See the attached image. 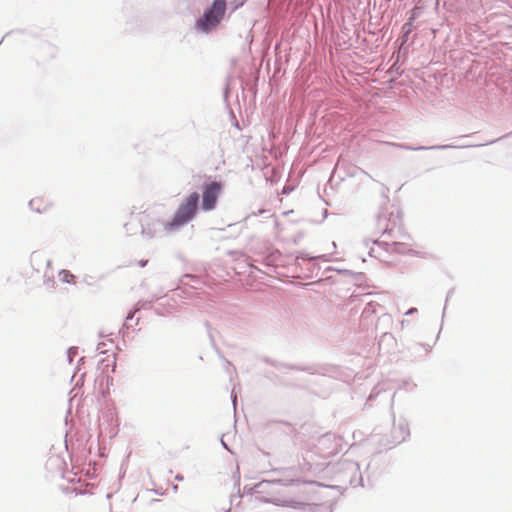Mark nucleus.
Instances as JSON below:
<instances>
[{
  "label": "nucleus",
  "mask_w": 512,
  "mask_h": 512,
  "mask_svg": "<svg viewBox=\"0 0 512 512\" xmlns=\"http://www.w3.org/2000/svg\"><path fill=\"white\" fill-rule=\"evenodd\" d=\"M200 209V194L193 191L182 199L172 218L168 221V228L178 230L186 226L197 217Z\"/></svg>",
  "instance_id": "f257e3e1"
},
{
  "label": "nucleus",
  "mask_w": 512,
  "mask_h": 512,
  "mask_svg": "<svg viewBox=\"0 0 512 512\" xmlns=\"http://www.w3.org/2000/svg\"><path fill=\"white\" fill-rule=\"evenodd\" d=\"M332 471L334 473L335 480L341 483L344 487L364 486L360 466L356 461L341 459L332 466Z\"/></svg>",
  "instance_id": "f03ea898"
},
{
  "label": "nucleus",
  "mask_w": 512,
  "mask_h": 512,
  "mask_svg": "<svg viewBox=\"0 0 512 512\" xmlns=\"http://www.w3.org/2000/svg\"><path fill=\"white\" fill-rule=\"evenodd\" d=\"M227 7L222 0H212L203 14L196 19L195 26L203 33H209L219 25L225 17Z\"/></svg>",
  "instance_id": "7ed1b4c3"
},
{
  "label": "nucleus",
  "mask_w": 512,
  "mask_h": 512,
  "mask_svg": "<svg viewBox=\"0 0 512 512\" xmlns=\"http://www.w3.org/2000/svg\"><path fill=\"white\" fill-rule=\"evenodd\" d=\"M223 189V183L217 180L204 181L201 186L200 208L204 212H210L217 207L219 196Z\"/></svg>",
  "instance_id": "20e7f679"
},
{
  "label": "nucleus",
  "mask_w": 512,
  "mask_h": 512,
  "mask_svg": "<svg viewBox=\"0 0 512 512\" xmlns=\"http://www.w3.org/2000/svg\"><path fill=\"white\" fill-rule=\"evenodd\" d=\"M141 223V236L147 240L154 238H161L166 233L175 231L174 229L168 228V221L165 222L162 219L145 215L140 220Z\"/></svg>",
  "instance_id": "39448f33"
},
{
  "label": "nucleus",
  "mask_w": 512,
  "mask_h": 512,
  "mask_svg": "<svg viewBox=\"0 0 512 512\" xmlns=\"http://www.w3.org/2000/svg\"><path fill=\"white\" fill-rule=\"evenodd\" d=\"M261 502L270 503L279 507H289L303 512H318L321 509V505L319 504L308 503L294 498L281 499L279 497H262Z\"/></svg>",
  "instance_id": "423d86ee"
},
{
  "label": "nucleus",
  "mask_w": 512,
  "mask_h": 512,
  "mask_svg": "<svg viewBox=\"0 0 512 512\" xmlns=\"http://www.w3.org/2000/svg\"><path fill=\"white\" fill-rule=\"evenodd\" d=\"M400 222L399 212L394 214L393 211L389 212L387 209H382L377 216V229L382 235L396 237L394 230L400 225Z\"/></svg>",
  "instance_id": "0eeeda50"
},
{
  "label": "nucleus",
  "mask_w": 512,
  "mask_h": 512,
  "mask_svg": "<svg viewBox=\"0 0 512 512\" xmlns=\"http://www.w3.org/2000/svg\"><path fill=\"white\" fill-rule=\"evenodd\" d=\"M509 134L503 135L501 137H498L497 139L490 140L486 143L482 144H441V145H433V146H412L408 144H399L398 146L402 149L408 150V151H424V150H447V149H465V148H472V147H482L485 145H492L496 143L497 141L507 137Z\"/></svg>",
  "instance_id": "6e6552de"
},
{
  "label": "nucleus",
  "mask_w": 512,
  "mask_h": 512,
  "mask_svg": "<svg viewBox=\"0 0 512 512\" xmlns=\"http://www.w3.org/2000/svg\"><path fill=\"white\" fill-rule=\"evenodd\" d=\"M297 480L295 479H276V480H262L255 484V488L257 490V494L261 496H256V499L261 501L262 497H276L277 492L274 491V486L276 484L282 486H292Z\"/></svg>",
  "instance_id": "1a4fd4ad"
},
{
  "label": "nucleus",
  "mask_w": 512,
  "mask_h": 512,
  "mask_svg": "<svg viewBox=\"0 0 512 512\" xmlns=\"http://www.w3.org/2000/svg\"><path fill=\"white\" fill-rule=\"evenodd\" d=\"M253 252L260 256L259 259L255 260L256 262L273 269V271H275L279 260L282 258V253L278 249H272L270 247L254 250Z\"/></svg>",
  "instance_id": "9d476101"
},
{
  "label": "nucleus",
  "mask_w": 512,
  "mask_h": 512,
  "mask_svg": "<svg viewBox=\"0 0 512 512\" xmlns=\"http://www.w3.org/2000/svg\"><path fill=\"white\" fill-rule=\"evenodd\" d=\"M373 244L378 245L379 247L383 248L385 251L390 253L416 255V251L408 248L407 244L404 242L393 241L390 243L387 241H380L377 239L373 241Z\"/></svg>",
  "instance_id": "9b49d317"
},
{
  "label": "nucleus",
  "mask_w": 512,
  "mask_h": 512,
  "mask_svg": "<svg viewBox=\"0 0 512 512\" xmlns=\"http://www.w3.org/2000/svg\"><path fill=\"white\" fill-rule=\"evenodd\" d=\"M410 436L409 425L406 420H400L398 424L393 425V429L391 431L392 440L390 443L393 446L401 444Z\"/></svg>",
  "instance_id": "f8f14e48"
},
{
  "label": "nucleus",
  "mask_w": 512,
  "mask_h": 512,
  "mask_svg": "<svg viewBox=\"0 0 512 512\" xmlns=\"http://www.w3.org/2000/svg\"><path fill=\"white\" fill-rule=\"evenodd\" d=\"M29 261L32 269L36 272H40L43 266L46 269H50L52 265V261L41 251H33Z\"/></svg>",
  "instance_id": "ddd939ff"
},
{
  "label": "nucleus",
  "mask_w": 512,
  "mask_h": 512,
  "mask_svg": "<svg viewBox=\"0 0 512 512\" xmlns=\"http://www.w3.org/2000/svg\"><path fill=\"white\" fill-rule=\"evenodd\" d=\"M379 349L385 353L392 352L396 347V339L392 333L384 332L378 341Z\"/></svg>",
  "instance_id": "4468645a"
},
{
  "label": "nucleus",
  "mask_w": 512,
  "mask_h": 512,
  "mask_svg": "<svg viewBox=\"0 0 512 512\" xmlns=\"http://www.w3.org/2000/svg\"><path fill=\"white\" fill-rule=\"evenodd\" d=\"M262 360L275 367L276 369H282V368H287V369H290V370H297V371H306V372H309V373H313L312 371V367L310 366H298V365H292V364H285V363H281V362H278L276 360H273L269 357H263Z\"/></svg>",
  "instance_id": "2eb2a0df"
},
{
  "label": "nucleus",
  "mask_w": 512,
  "mask_h": 512,
  "mask_svg": "<svg viewBox=\"0 0 512 512\" xmlns=\"http://www.w3.org/2000/svg\"><path fill=\"white\" fill-rule=\"evenodd\" d=\"M341 440H342L341 437H337L336 435L331 434V433H326L319 438L318 443L321 446H325L326 444L334 441L335 446L331 447V450L329 451V453H336V452H338V447L340 446V444L338 442H340Z\"/></svg>",
  "instance_id": "dca6fc26"
},
{
  "label": "nucleus",
  "mask_w": 512,
  "mask_h": 512,
  "mask_svg": "<svg viewBox=\"0 0 512 512\" xmlns=\"http://www.w3.org/2000/svg\"><path fill=\"white\" fill-rule=\"evenodd\" d=\"M415 20L414 16H411L408 21L402 26L400 44L404 45L409 40V35L412 31L413 22Z\"/></svg>",
  "instance_id": "f3484780"
},
{
  "label": "nucleus",
  "mask_w": 512,
  "mask_h": 512,
  "mask_svg": "<svg viewBox=\"0 0 512 512\" xmlns=\"http://www.w3.org/2000/svg\"><path fill=\"white\" fill-rule=\"evenodd\" d=\"M41 53L43 58H54L58 52L57 47L50 42H43L41 44Z\"/></svg>",
  "instance_id": "a211bd4d"
},
{
  "label": "nucleus",
  "mask_w": 512,
  "mask_h": 512,
  "mask_svg": "<svg viewBox=\"0 0 512 512\" xmlns=\"http://www.w3.org/2000/svg\"><path fill=\"white\" fill-rule=\"evenodd\" d=\"M105 278V274L91 275L84 274L81 278V283L90 287H98V282Z\"/></svg>",
  "instance_id": "6ab92c4d"
},
{
  "label": "nucleus",
  "mask_w": 512,
  "mask_h": 512,
  "mask_svg": "<svg viewBox=\"0 0 512 512\" xmlns=\"http://www.w3.org/2000/svg\"><path fill=\"white\" fill-rule=\"evenodd\" d=\"M58 275L60 277V280L64 283H68V284L76 283L77 277L69 270L61 269V270H59Z\"/></svg>",
  "instance_id": "aec40b11"
},
{
  "label": "nucleus",
  "mask_w": 512,
  "mask_h": 512,
  "mask_svg": "<svg viewBox=\"0 0 512 512\" xmlns=\"http://www.w3.org/2000/svg\"><path fill=\"white\" fill-rule=\"evenodd\" d=\"M247 0H222L224 2L227 9L231 10V13L235 12L237 9L242 7Z\"/></svg>",
  "instance_id": "412c9836"
},
{
  "label": "nucleus",
  "mask_w": 512,
  "mask_h": 512,
  "mask_svg": "<svg viewBox=\"0 0 512 512\" xmlns=\"http://www.w3.org/2000/svg\"><path fill=\"white\" fill-rule=\"evenodd\" d=\"M184 279H190L192 281V284H191L192 288H197V285L201 283V280L199 279V277L196 275H192V274H185L181 279L182 284H185Z\"/></svg>",
  "instance_id": "4be33fe9"
},
{
  "label": "nucleus",
  "mask_w": 512,
  "mask_h": 512,
  "mask_svg": "<svg viewBox=\"0 0 512 512\" xmlns=\"http://www.w3.org/2000/svg\"><path fill=\"white\" fill-rule=\"evenodd\" d=\"M78 354V347H69L67 349V359L69 363H72L73 358Z\"/></svg>",
  "instance_id": "5701e85b"
},
{
  "label": "nucleus",
  "mask_w": 512,
  "mask_h": 512,
  "mask_svg": "<svg viewBox=\"0 0 512 512\" xmlns=\"http://www.w3.org/2000/svg\"><path fill=\"white\" fill-rule=\"evenodd\" d=\"M324 256H311L309 255L308 253H305V252H300L297 256V259H301V260H316L318 258H323Z\"/></svg>",
  "instance_id": "b1692460"
},
{
  "label": "nucleus",
  "mask_w": 512,
  "mask_h": 512,
  "mask_svg": "<svg viewBox=\"0 0 512 512\" xmlns=\"http://www.w3.org/2000/svg\"><path fill=\"white\" fill-rule=\"evenodd\" d=\"M39 202V200H36V199H32L29 201V207L31 208V210L37 212V213H41L42 210L39 206H37V203Z\"/></svg>",
  "instance_id": "393cba45"
},
{
  "label": "nucleus",
  "mask_w": 512,
  "mask_h": 512,
  "mask_svg": "<svg viewBox=\"0 0 512 512\" xmlns=\"http://www.w3.org/2000/svg\"><path fill=\"white\" fill-rule=\"evenodd\" d=\"M139 311H140V308L135 306L133 310H130L128 312L125 321L129 322L130 320H132L134 318L135 313H137Z\"/></svg>",
  "instance_id": "a878e982"
},
{
  "label": "nucleus",
  "mask_w": 512,
  "mask_h": 512,
  "mask_svg": "<svg viewBox=\"0 0 512 512\" xmlns=\"http://www.w3.org/2000/svg\"><path fill=\"white\" fill-rule=\"evenodd\" d=\"M257 490L258 489L255 488V484L252 487H247V486L244 487L245 493L250 494V495L257 494Z\"/></svg>",
  "instance_id": "bb28decb"
},
{
  "label": "nucleus",
  "mask_w": 512,
  "mask_h": 512,
  "mask_svg": "<svg viewBox=\"0 0 512 512\" xmlns=\"http://www.w3.org/2000/svg\"><path fill=\"white\" fill-rule=\"evenodd\" d=\"M131 327V325L129 324L128 321H125L123 326H122V329L120 330V332L122 333L123 337L126 336L127 334V330Z\"/></svg>",
  "instance_id": "cd10ccee"
},
{
  "label": "nucleus",
  "mask_w": 512,
  "mask_h": 512,
  "mask_svg": "<svg viewBox=\"0 0 512 512\" xmlns=\"http://www.w3.org/2000/svg\"><path fill=\"white\" fill-rule=\"evenodd\" d=\"M231 401H232L233 407L235 409L236 408V403H237V396H236V393H235V387L231 391Z\"/></svg>",
  "instance_id": "c85d7f7f"
},
{
  "label": "nucleus",
  "mask_w": 512,
  "mask_h": 512,
  "mask_svg": "<svg viewBox=\"0 0 512 512\" xmlns=\"http://www.w3.org/2000/svg\"><path fill=\"white\" fill-rule=\"evenodd\" d=\"M48 270H49V269H45V270H44V277H45V278H47V281H48V282H52V283H53V282H54V276H53V274H52V273H51V274H49V273H48Z\"/></svg>",
  "instance_id": "c756f323"
},
{
  "label": "nucleus",
  "mask_w": 512,
  "mask_h": 512,
  "mask_svg": "<svg viewBox=\"0 0 512 512\" xmlns=\"http://www.w3.org/2000/svg\"><path fill=\"white\" fill-rule=\"evenodd\" d=\"M242 498V495L240 494V492H238L237 495H232L231 498H230V502L231 504H233L234 501H236V499L240 500ZM241 501H238V504H240Z\"/></svg>",
  "instance_id": "7c9ffc66"
},
{
  "label": "nucleus",
  "mask_w": 512,
  "mask_h": 512,
  "mask_svg": "<svg viewBox=\"0 0 512 512\" xmlns=\"http://www.w3.org/2000/svg\"><path fill=\"white\" fill-rule=\"evenodd\" d=\"M328 270H335L339 273H344V274H351L352 272L349 271V270H340V269H335V268H332V267H329Z\"/></svg>",
  "instance_id": "2f4dec72"
},
{
  "label": "nucleus",
  "mask_w": 512,
  "mask_h": 512,
  "mask_svg": "<svg viewBox=\"0 0 512 512\" xmlns=\"http://www.w3.org/2000/svg\"><path fill=\"white\" fill-rule=\"evenodd\" d=\"M417 312V308L415 307H412L410 309L407 310V312L405 313V315H413L414 313Z\"/></svg>",
  "instance_id": "473e14b6"
},
{
  "label": "nucleus",
  "mask_w": 512,
  "mask_h": 512,
  "mask_svg": "<svg viewBox=\"0 0 512 512\" xmlns=\"http://www.w3.org/2000/svg\"><path fill=\"white\" fill-rule=\"evenodd\" d=\"M147 264H148V260L141 259V260L138 261V265L140 267H145Z\"/></svg>",
  "instance_id": "72a5a7b5"
},
{
  "label": "nucleus",
  "mask_w": 512,
  "mask_h": 512,
  "mask_svg": "<svg viewBox=\"0 0 512 512\" xmlns=\"http://www.w3.org/2000/svg\"><path fill=\"white\" fill-rule=\"evenodd\" d=\"M228 96H229V87H228V86H226V87L224 88V98H225V100L228 98Z\"/></svg>",
  "instance_id": "f704fd0d"
},
{
  "label": "nucleus",
  "mask_w": 512,
  "mask_h": 512,
  "mask_svg": "<svg viewBox=\"0 0 512 512\" xmlns=\"http://www.w3.org/2000/svg\"><path fill=\"white\" fill-rule=\"evenodd\" d=\"M453 292H454V289H450L448 291L447 296H446V301H445L446 303L448 302L449 298L452 296Z\"/></svg>",
  "instance_id": "c9c22d12"
},
{
  "label": "nucleus",
  "mask_w": 512,
  "mask_h": 512,
  "mask_svg": "<svg viewBox=\"0 0 512 512\" xmlns=\"http://www.w3.org/2000/svg\"><path fill=\"white\" fill-rule=\"evenodd\" d=\"M175 480H177V481H183V480H184V476H183L182 474H177V475L175 476Z\"/></svg>",
  "instance_id": "e433bc0d"
},
{
  "label": "nucleus",
  "mask_w": 512,
  "mask_h": 512,
  "mask_svg": "<svg viewBox=\"0 0 512 512\" xmlns=\"http://www.w3.org/2000/svg\"><path fill=\"white\" fill-rule=\"evenodd\" d=\"M221 445H222L226 450H228V451H229V447H228V445L226 444V442H224V440H223L222 438H221Z\"/></svg>",
  "instance_id": "4c0bfd02"
},
{
  "label": "nucleus",
  "mask_w": 512,
  "mask_h": 512,
  "mask_svg": "<svg viewBox=\"0 0 512 512\" xmlns=\"http://www.w3.org/2000/svg\"><path fill=\"white\" fill-rule=\"evenodd\" d=\"M468 137H470V135H461V136L457 137V139L463 140V139H466Z\"/></svg>",
  "instance_id": "58836bf2"
},
{
  "label": "nucleus",
  "mask_w": 512,
  "mask_h": 512,
  "mask_svg": "<svg viewBox=\"0 0 512 512\" xmlns=\"http://www.w3.org/2000/svg\"><path fill=\"white\" fill-rule=\"evenodd\" d=\"M374 251H375V250H374L373 248H371V249H370V251H369V255H370L371 257H376V256L374 255Z\"/></svg>",
  "instance_id": "ea45409f"
},
{
  "label": "nucleus",
  "mask_w": 512,
  "mask_h": 512,
  "mask_svg": "<svg viewBox=\"0 0 512 512\" xmlns=\"http://www.w3.org/2000/svg\"><path fill=\"white\" fill-rule=\"evenodd\" d=\"M103 345H104V343H98L96 350L99 351L102 348Z\"/></svg>",
  "instance_id": "a19ab883"
},
{
  "label": "nucleus",
  "mask_w": 512,
  "mask_h": 512,
  "mask_svg": "<svg viewBox=\"0 0 512 512\" xmlns=\"http://www.w3.org/2000/svg\"><path fill=\"white\" fill-rule=\"evenodd\" d=\"M323 215H324V217H327L328 211L326 209L323 211Z\"/></svg>",
  "instance_id": "79ce46f5"
},
{
  "label": "nucleus",
  "mask_w": 512,
  "mask_h": 512,
  "mask_svg": "<svg viewBox=\"0 0 512 512\" xmlns=\"http://www.w3.org/2000/svg\"><path fill=\"white\" fill-rule=\"evenodd\" d=\"M226 363H227V369L232 366L231 362H229L228 360H226Z\"/></svg>",
  "instance_id": "37998d69"
},
{
  "label": "nucleus",
  "mask_w": 512,
  "mask_h": 512,
  "mask_svg": "<svg viewBox=\"0 0 512 512\" xmlns=\"http://www.w3.org/2000/svg\"><path fill=\"white\" fill-rule=\"evenodd\" d=\"M288 192H289V190H288V189H284V190H283V193H284V194H288Z\"/></svg>",
  "instance_id": "c03bdc74"
},
{
  "label": "nucleus",
  "mask_w": 512,
  "mask_h": 512,
  "mask_svg": "<svg viewBox=\"0 0 512 512\" xmlns=\"http://www.w3.org/2000/svg\"><path fill=\"white\" fill-rule=\"evenodd\" d=\"M445 312H446V306H445V307H444V309H443V314H442V316H444V315H445Z\"/></svg>",
  "instance_id": "a18cd8bd"
},
{
  "label": "nucleus",
  "mask_w": 512,
  "mask_h": 512,
  "mask_svg": "<svg viewBox=\"0 0 512 512\" xmlns=\"http://www.w3.org/2000/svg\"><path fill=\"white\" fill-rule=\"evenodd\" d=\"M235 127H237L238 129H240L238 122H236V123H235Z\"/></svg>",
  "instance_id": "49530a36"
},
{
  "label": "nucleus",
  "mask_w": 512,
  "mask_h": 512,
  "mask_svg": "<svg viewBox=\"0 0 512 512\" xmlns=\"http://www.w3.org/2000/svg\"><path fill=\"white\" fill-rule=\"evenodd\" d=\"M173 489H174V490H177V489H178V486H177V485H173Z\"/></svg>",
  "instance_id": "de8ad7c7"
},
{
  "label": "nucleus",
  "mask_w": 512,
  "mask_h": 512,
  "mask_svg": "<svg viewBox=\"0 0 512 512\" xmlns=\"http://www.w3.org/2000/svg\"><path fill=\"white\" fill-rule=\"evenodd\" d=\"M251 268H252V269H254V270H259V269H258L257 267H255V266H251Z\"/></svg>",
  "instance_id": "09e8293b"
},
{
  "label": "nucleus",
  "mask_w": 512,
  "mask_h": 512,
  "mask_svg": "<svg viewBox=\"0 0 512 512\" xmlns=\"http://www.w3.org/2000/svg\"><path fill=\"white\" fill-rule=\"evenodd\" d=\"M225 512H230V508H229V509H227Z\"/></svg>",
  "instance_id": "8fccbe9b"
}]
</instances>
